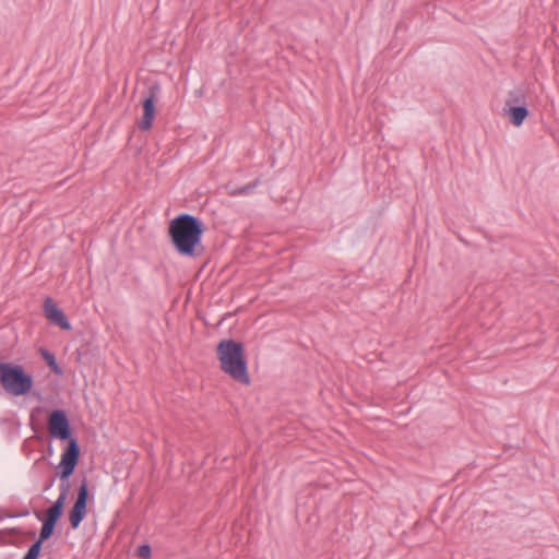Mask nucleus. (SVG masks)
Here are the masks:
<instances>
[{
  "mask_svg": "<svg viewBox=\"0 0 559 559\" xmlns=\"http://www.w3.org/2000/svg\"><path fill=\"white\" fill-rule=\"evenodd\" d=\"M39 354H40L41 358L45 360V362L47 364V366L49 367V369L55 374H57V376L63 374V370L60 367V365L58 364L57 358L52 352H50L49 349H47L45 347H40Z\"/></svg>",
  "mask_w": 559,
  "mask_h": 559,
  "instance_id": "12",
  "label": "nucleus"
},
{
  "mask_svg": "<svg viewBox=\"0 0 559 559\" xmlns=\"http://www.w3.org/2000/svg\"><path fill=\"white\" fill-rule=\"evenodd\" d=\"M205 230L206 226L201 218L189 213H181L169 222L167 233L170 243L178 254L195 259L205 251L202 245Z\"/></svg>",
  "mask_w": 559,
  "mask_h": 559,
  "instance_id": "1",
  "label": "nucleus"
},
{
  "mask_svg": "<svg viewBox=\"0 0 559 559\" xmlns=\"http://www.w3.org/2000/svg\"><path fill=\"white\" fill-rule=\"evenodd\" d=\"M44 314L46 319L53 325L64 331L72 330V325L64 311L53 301L51 297L44 300Z\"/></svg>",
  "mask_w": 559,
  "mask_h": 559,
  "instance_id": "8",
  "label": "nucleus"
},
{
  "mask_svg": "<svg viewBox=\"0 0 559 559\" xmlns=\"http://www.w3.org/2000/svg\"><path fill=\"white\" fill-rule=\"evenodd\" d=\"M47 429L51 438L58 439L60 441H67V445L64 447L63 451H67L70 445L74 444L81 453L78 438L73 435V428L64 409L57 408L48 414Z\"/></svg>",
  "mask_w": 559,
  "mask_h": 559,
  "instance_id": "5",
  "label": "nucleus"
},
{
  "mask_svg": "<svg viewBox=\"0 0 559 559\" xmlns=\"http://www.w3.org/2000/svg\"><path fill=\"white\" fill-rule=\"evenodd\" d=\"M511 106H527V95L522 87L509 91L504 102V108Z\"/></svg>",
  "mask_w": 559,
  "mask_h": 559,
  "instance_id": "10",
  "label": "nucleus"
},
{
  "mask_svg": "<svg viewBox=\"0 0 559 559\" xmlns=\"http://www.w3.org/2000/svg\"><path fill=\"white\" fill-rule=\"evenodd\" d=\"M159 85L157 83L152 84L142 100L143 115L138 121V127L142 131H148L153 127L154 119L156 117V103L159 94Z\"/></svg>",
  "mask_w": 559,
  "mask_h": 559,
  "instance_id": "7",
  "label": "nucleus"
},
{
  "mask_svg": "<svg viewBox=\"0 0 559 559\" xmlns=\"http://www.w3.org/2000/svg\"><path fill=\"white\" fill-rule=\"evenodd\" d=\"M28 512H23V513H20V514H15V515H9L10 518H13V516H24V515H27Z\"/></svg>",
  "mask_w": 559,
  "mask_h": 559,
  "instance_id": "17",
  "label": "nucleus"
},
{
  "mask_svg": "<svg viewBox=\"0 0 559 559\" xmlns=\"http://www.w3.org/2000/svg\"><path fill=\"white\" fill-rule=\"evenodd\" d=\"M0 385L10 395L25 396L34 386V378L22 365L0 361Z\"/></svg>",
  "mask_w": 559,
  "mask_h": 559,
  "instance_id": "3",
  "label": "nucleus"
},
{
  "mask_svg": "<svg viewBox=\"0 0 559 559\" xmlns=\"http://www.w3.org/2000/svg\"><path fill=\"white\" fill-rule=\"evenodd\" d=\"M40 411H41V409H40V407H36V408H34V409H33V413H32V416L34 415V413H35V412H40Z\"/></svg>",
  "mask_w": 559,
  "mask_h": 559,
  "instance_id": "18",
  "label": "nucleus"
},
{
  "mask_svg": "<svg viewBox=\"0 0 559 559\" xmlns=\"http://www.w3.org/2000/svg\"><path fill=\"white\" fill-rule=\"evenodd\" d=\"M136 555L141 559H150L152 557V547L148 544L140 545L136 549Z\"/></svg>",
  "mask_w": 559,
  "mask_h": 559,
  "instance_id": "15",
  "label": "nucleus"
},
{
  "mask_svg": "<svg viewBox=\"0 0 559 559\" xmlns=\"http://www.w3.org/2000/svg\"><path fill=\"white\" fill-rule=\"evenodd\" d=\"M28 535H29L31 537H35V536H36V533H35L34 531H31V532L28 533Z\"/></svg>",
  "mask_w": 559,
  "mask_h": 559,
  "instance_id": "19",
  "label": "nucleus"
},
{
  "mask_svg": "<svg viewBox=\"0 0 559 559\" xmlns=\"http://www.w3.org/2000/svg\"><path fill=\"white\" fill-rule=\"evenodd\" d=\"M261 183V179L257 178L255 180L242 186V187H236L231 188L230 186H227L229 190V194L233 197L236 195H247L253 192V190Z\"/></svg>",
  "mask_w": 559,
  "mask_h": 559,
  "instance_id": "13",
  "label": "nucleus"
},
{
  "mask_svg": "<svg viewBox=\"0 0 559 559\" xmlns=\"http://www.w3.org/2000/svg\"><path fill=\"white\" fill-rule=\"evenodd\" d=\"M216 355L223 372L239 383H250L246 349L241 342L233 338L222 340L216 346Z\"/></svg>",
  "mask_w": 559,
  "mask_h": 559,
  "instance_id": "2",
  "label": "nucleus"
},
{
  "mask_svg": "<svg viewBox=\"0 0 559 559\" xmlns=\"http://www.w3.org/2000/svg\"><path fill=\"white\" fill-rule=\"evenodd\" d=\"M90 498L88 480L84 477L78 488L74 503L87 506Z\"/></svg>",
  "mask_w": 559,
  "mask_h": 559,
  "instance_id": "14",
  "label": "nucleus"
},
{
  "mask_svg": "<svg viewBox=\"0 0 559 559\" xmlns=\"http://www.w3.org/2000/svg\"><path fill=\"white\" fill-rule=\"evenodd\" d=\"M4 533H5L7 535H9V536H12V537H13V536H20V535H22V531H21V528H19V527H11V528H7V530L4 531Z\"/></svg>",
  "mask_w": 559,
  "mask_h": 559,
  "instance_id": "16",
  "label": "nucleus"
},
{
  "mask_svg": "<svg viewBox=\"0 0 559 559\" xmlns=\"http://www.w3.org/2000/svg\"><path fill=\"white\" fill-rule=\"evenodd\" d=\"M37 519L41 521V527L38 538L29 546L22 559H38L41 552L43 544L48 540L55 533L56 526L63 515L62 512L48 508L44 516L40 512H35Z\"/></svg>",
  "mask_w": 559,
  "mask_h": 559,
  "instance_id": "6",
  "label": "nucleus"
},
{
  "mask_svg": "<svg viewBox=\"0 0 559 559\" xmlns=\"http://www.w3.org/2000/svg\"><path fill=\"white\" fill-rule=\"evenodd\" d=\"M80 452L76 449V445L72 444L67 451H63L61 454V461L57 466V474L61 479L60 484V493L59 497L49 507L55 509L56 511L64 512L66 501L71 488L69 478L73 475L79 461H80Z\"/></svg>",
  "mask_w": 559,
  "mask_h": 559,
  "instance_id": "4",
  "label": "nucleus"
},
{
  "mask_svg": "<svg viewBox=\"0 0 559 559\" xmlns=\"http://www.w3.org/2000/svg\"><path fill=\"white\" fill-rule=\"evenodd\" d=\"M87 513V506L73 503L69 511V522L73 530L79 528Z\"/></svg>",
  "mask_w": 559,
  "mask_h": 559,
  "instance_id": "11",
  "label": "nucleus"
},
{
  "mask_svg": "<svg viewBox=\"0 0 559 559\" xmlns=\"http://www.w3.org/2000/svg\"><path fill=\"white\" fill-rule=\"evenodd\" d=\"M48 451H49L50 454L52 453V445L51 444H49Z\"/></svg>",
  "mask_w": 559,
  "mask_h": 559,
  "instance_id": "20",
  "label": "nucleus"
},
{
  "mask_svg": "<svg viewBox=\"0 0 559 559\" xmlns=\"http://www.w3.org/2000/svg\"><path fill=\"white\" fill-rule=\"evenodd\" d=\"M504 114L509 117V121L514 127H520L523 124L525 119L530 115V110L527 106H511L508 108H503Z\"/></svg>",
  "mask_w": 559,
  "mask_h": 559,
  "instance_id": "9",
  "label": "nucleus"
}]
</instances>
